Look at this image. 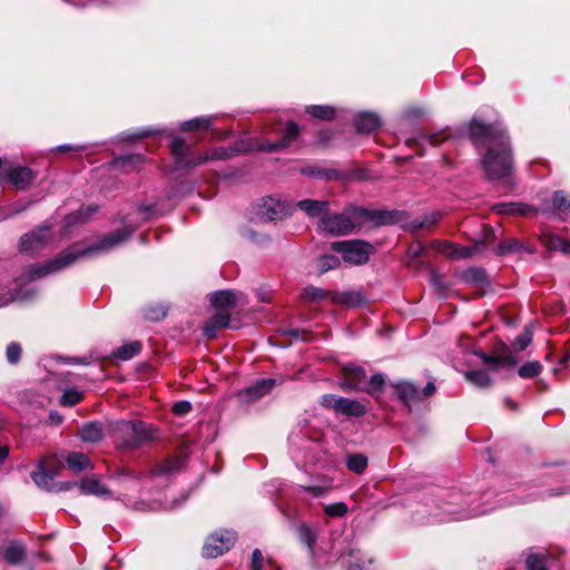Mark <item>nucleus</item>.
Here are the masks:
<instances>
[{"label": "nucleus", "mask_w": 570, "mask_h": 570, "mask_svg": "<svg viewBox=\"0 0 570 570\" xmlns=\"http://www.w3.org/2000/svg\"><path fill=\"white\" fill-rule=\"evenodd\" d=\"M299 129L295 122H289L283 137L276 141L258 142L250 140L245 142L240 140L233 147H217L208 153H194L191 147L187 145L183 139L174 137L170 142L171 153L175 159V166L177 169H190L207 160H224L228 159L237 154L245 153L247 150L256 149L264 153H277L288 148L293 141L298 137Z\"/></svg>", "instance_id": "1"}, {"label": "nucleus", "mask_w": 570, "mask_h": 570, "mask_svg": "<svg viewBox=\"0 0 570 570\" xmlns=\"http://www.w3.org/2000/svg\"><path fill=\"white\" fill-rule=\"evenodd\" d=\"M469 135L479 150L488 178L491 180L509 178L513 173V161L504 129L472 119L469 125Z\"/></svg>", "instance_id": "2"}, {"label": "nucleus", "mask_w": 570, "mask_h": 570, "mask_svg": "<svg viewBox=\"0 0 570 570\" xmlns=\"http://www.w3.org/2000/svg\"><path fill=\"white\" fill-rule=\"evenodd\" d=\"M135 229V226L128 224L87 247L79 248V245L75 244L48 262L30 265L18 278V284L22 285L26 282L37 281L60 272L72 265L80 257L109 253L127 242Z\"/></svg>", "instance_id": "3"}, {"label": "nucleus", "mask_w": 570, "mask_h": 570, "mask_svg": "<svg viewBox=\"0 0 570 570\" xmlns=\"http://www.w3.org/2000/svg\"><path fill=\"white\" fill-rule=\"evenodd\" d=\"M155 438V428L141 421H117L112 424V440L119 449H137Z\"/></svg>", "instance_id": "4"}, {"label": "nucleus", "mask_w": 570, "mask_h": 570, "mask_svg": "<svg viewBox=\"0 0 570 570\" xmlns=\"http://www.w3.org/2000/svg\"><path fill=\"white\" fill-rule=\"evenodd\" d=\"M320 404L326 409L333 410L336 414L354 417L365 415L368 410L366 403L362 401L335 394H324L321 397Z\"/></svg>", "instance_id": "5"}, {"label": "nucleus", "mask_w": 570, "mask_h": 570, "mask_svg": "<svg viewBox=\"0 0 570 570\" xmlns=\"http://www.w3.org/2000/svg\"><path fill=\"white\" fill-rule=\"evenodd\" d=\"M331 248L342 254L346 263L360 265L368 261L371 246L361 240H340L333 242Z\"/></svg>", "instance_id": "6"}, {"label": "nucleus", "mask_w": 570, "mask_h": 570, "mask_svg": "<svg viewBox=\"0 0 570 570\" xmlns=\"http://www.w3.org/2000/svg\"><path fill=\"white\" fill-rule=\"evenodd\" d=\"M294 207L286 200L267 197L258 205L256 215L261 222H274L291 216Z\"/></svg>", "instance_id": "7"}, {"label": "nucleus", "mask_w": 570, "mask_h": 570, "mask_svg": "<svg viewBox=\"0 0 570 570\" xmlns=\"http://www.w3.org/2000/svg\"><path fill=\"white\" fill-rule=\"evenodd\" d=\"M52 239L48 226H39L21 236L19 247L27 254H33L43 249Z\"/></svg>", "instance_id": "8"}, {"label": "nucleus", "mask_w": 570, "mask_h": 570, "mask_svg": "<svg viewBox=\"0 0 570 570\" xmlns=\"http://www.w3.org/2000/svg\"><path fill=\"white\" fill-rule=\"evenodd\" d=\"M236 541V533L233 531H222L212 534L203 547V556L206 558H217L228 551Z\"/></svg>", "instance_id": "9"}, {"label": "nucleus", "mask_w": 570, "mask_h": 570, "mask_svg": "<svg viewBox=\"0 0 570 570\" xmlns=\"http://www.w3.org/2000/svg\"><path fill=\"white\" fill-rule=\"evenodd\" d=\"M434 248L451 259L459 261L472 257L476 253L482 252L485 248V242L479 240L471 246H460L451 242H439L434 245Z\"/></svg>", "instance_id": "10"}, {"label": "nucleus", "mask_w": 570, "mask_h": 570, "mask_svg": "<svg viewBox=\"0 0 570 570\" xmlns=\"http://www.w3.org/2000/svg\"><path fill=\"white\" fill-rule=\"evenodd\" d=\"M320 227L332 235H347L355 225L352 218L345 214H328L327 212L321 218Z\"/></svg>", "instance_id": "11"}, {"label": "nucleus", "mask_w": 570, "mask_h": 570, "mask_svg": "<svg viewBox=\"0 0 570 570\" xmlns=\"http://www.w3.org/2000/svg\"><path fill=\"white\" fill-rule=\"evenodd\" d=\"M353 216L363 220H372L379 225H389L401 222L405 214L401 210H367L353 208Z\"/></svg>", "instance_id": "12"}, {"label": "nucleus", "mask_w": 570, "mask_h": 570, "mask_svg": "<svg viewBox=\"0 0 570 570\" xmlns=\"http://www.w3.org/2000/svg\"><path fill=\"white\" fill-rule=\"evenodd\" d=\"M210 302L217 312L230 315L232 311L245 303L244 295L229 289L217 291L210 295Z\"/></svg>", "instance_id": "13"}, {"label": "nucleus", "mask_w": 570, "mask_h": 570, "mask_svg": "<svg viewBox=\"0 0 570 570\" xmlns=\"http://www.w3.org/2000/svg\"><path fill=\"white\" fill-rule=\"evenodd\" d=\"M344 379L341 382L343 390H364L367 382L365 370L354 363H348L343 368Z\"/></svg>", "instance_id": "14"}, {"label": "nucleus", "mask_w": 570, "mask_h": 570, "mask_svg": "<svg viewBox=\"0 0 570 570\" xmlns=\"http://www.w3.org/2000/svg\"><path fill=\"white\" fill-rule=\"evenodd\" d=\"M274 386L275 380L273 379L259 380L255 384L238 392L239 401L243 404H250L269 393Z\"/></svg>", "instance_id": "15"}, {"label": "nucleus", "mask_w": 570, "mask_h": 570, "mask_svg": "<svg viewBox=\"0 0 570 570\" xmlns=\"http://www.w3.org/2000/svg\"><path fill=\"white\" fill-rule=\"evenodd\" d=\"M391 386L394 389L397 399L405 405L409 410L412 409V405L416 404L421 401V390L419 386L414 385L409 381H399L392 383Z\"/></svg>", "instance_id": "16"}, {"label": "nucleus", "mask_w": 570, "mask_h": 570, "mask_svg": "<svg viewBox=\"0 0 570 570\" xmlns=\"http://www.w3.org/2000/svg\"><path fill=\"white\" fill-rule=\"evenodd\" d=\"M53 459H48L39 463L37 470L31 473V479L39 487L51 490L53 487L55 471L51 469Z\"/></svg>", "instance_id": "17"}, {"label": "nucleus", "mask_w": 570, "mask_h": 570, "mask_svg": "<svg viewBox=\"0 0 570 570\" xmlns=\"http://www.w3.org/2000/svg\"><path fill=\"white\" fill-rule=\"evenodd\" d=\"M230 315L217 312L205 323L203 331L208 338H214L218 330L230 327Z\"/></svg>", "instance_id": "18"}, {"label": "nucleus", "mask_w": 570, "mask_h": 570, "mask_svg": "<svg viewBox=\"0 0 570 570\" xmlns=\"http://www.w3.org/2000/svg\"><path fill=\"white\" fill-rule=\"evenodd\" d=\"M9 180L17 189L24 190L35 179L33 171L23 166L12 168L8 174Z\"/></svg>", "instance_id": "19"}, {"label": "nucleus", "mask_w": 570, "mask_h": 570, "mask_svg": "<svg viewBox=\"0 0 570 570\" xmlns=\"http://www.w3.org/2000/svg\"><path fill=\"white\" fill-rule=\"evenodd\" d=\"M81 494L106 497L110 495V490L101 483L98 478H86L78 483Z\"/></svg>", "instance_id": "20"}, {"label": "nucleus", "mask_w": 570, "mask_h": 570, "mask_svg": "<svg viewBox=\"0 0 570 570\" xmlns=\"http://www.w3.org/2000/svg\"><path fill=\"white\" fill-rule=\"evenodd\" d=\"M293 207L303 210L308 217L321 216L322 218L328 210V203L325 200L304 199L297 202Z\"/></svg>", "instance_id": "21"}, {"label": "nucleus", "mask_w": 570, "mask_h": 570, "mask_svg": "<svg viewBox=\"0 0 570 570\" xmlns=\"http://www.w3.org/2000/svg\"><path fill=\"white\" fill-rule=\"evenodd\" d=\"M541 243L549 250H559L564 254H570V240L563 239L553 233H543L541 235Z\"/></svg>", "instance_id": "22"}, {"label": "nucleus", "mask_w": 570, "mask_h": 570, "mask_svg": "<svg viewBox=\"0 0 570 570\" xmlns=\"http://www.w3.org/2000/svg\"><path fill=\"white\" fill-rule=\"evenodd\" d=\"M381 125L380 118L373 112H362L355 117V127L358 132L368 134Z\"/></svg>", "instance_id": "23"}, {"label": "nucleus", "mask_w": 570, "mask_h": 570, "mask_svg": "<svg viewBox=\"0 0 570 570\" xmlns=\"http://www.w3.org/2000/svg\"><path fill=\"white\" fill-rule=\"evenodd\" d=\"M492 209L500 215H521L525 216L532 212V208L522 203H499L493 205Z\"/></svg>", "instance_id": "24"}, {"label": "nucleus", "mask_w": 570, "mask_h": 570, "mask_svg": "<svg viewBox=\"0 0 570 570\" xmlns=\"http://www.w3.org/2000/svg\"><path fill=\"white\" fill-rule=\"evenodd\" d=\"M525 252L529 254L534 253L533 246L522 243L517 238L507 239L498 245L497 253L499 255H507L510 253Z\"/></svg>", "instance_id": "25"}, {"label": "nucleus", "mask_w": 570, "mask_h": 570, "mask_svg": "<svg viewBox=\"0 0 570 570\" xmlns=\"http://www.w3.org/2000/svg\"><path fill=\"white\" fill-rule=\"evenodd\" d=\"M98 210V206L89 205L87 207H81L79 210L71 213L66 218L67 227L75 226L77 224H83L87 222L91 215H94Z\"/></svg>", "instance_id": "26"}, {"label": "nucleus", "mask_w": 570, "mask_h": 570, "mask_svg": "<svg viewBox=\"0 0 570 570\" xmlns=\"http://www.w3.org/2000/svg\"><path fill=\"white\" fill-rule=\"evenodd\" d=\"M80 436L85 442H99L104 438L101 424L97 422L85 424L80 430Z\"/></svg>", "instance_id": "27"}, {"label": "nucleus", "mask_w": 570, "mask_h": 570, "mask_svg": "<svg viewBox=\"0 0 570 570\" xmlns=\"http://www.w3.org/2000/svg\"><path fill=\"white\" fill-rule=\"evenodd\" d=\"M58 387L63 392L60 397L61 405L72 406L81 400L82 393L76 389H69L65 381H61Z\"/></svg>", "instance_id": "28"}, {"label": "nucleus", "mask_w": 570, "mask_h": 570, "mask_svg": "<svg viewBox=\"0 0 570 570\" xmlns=\"http://www.w3.org/2000/svg\"><path fill=\"white\" fill-rule=\"evenodd\" d=\"M26 552L23 547L17 543H10L3 550V559L9 564H18L22 562Z\"/></svg>", "instance_id": "29"}, {"label": "nucleus", "mask_w": 570, "mask_h": 570, "mask_svg": "<svg viewBox=\"0 0 570 570\" xmlns=\"http://www.w3.org/2000/svg\"><path fill=\"white\" fill-rule=\"evenodd\" d=\"M66 461L68 468L75 472H80L90 466L88 456L80 452H70Z\"/></svg>", "instance_id": "30"}, {"label": "nucleus", "mask_w": 570, "mask_h": 570, "mask_svg": "<svg viewBox=\"0 0 570 570\" xmlns=\"http://www.w3.org/2000/svg\"><path fill=\"white\" fill-rule=\"evenodd\" d=\"M465 379L478 387H488L491 385L489 374L483 370L468 371L464 373Z\"/></svg>", "instance_id": "31"}, {"label": "nucleus", "mask_w": 570, "mask_h": 570, "mask_svg": "<svg viewBox=\"0 0 570 570\" xmlns=\"http://www.w3.org/2000/svg\"><path fill=\"white\" fill-rule=\"evenodd\" d=\"M31 297L32 295L30 293L23 292L22 289L3 292V289L0 288V307L14 301H23Z\"/></svg>", "instance_id": "32"}, {"label": "nucleus", "mask_w": 570, "mask_h": 570, "mask_svg": "<svg viewBox=\"0 0 570 570\" xmlns=\"http://www.w3.org/2000/svg\"><path fill=\"white\" fill-rule=\"evenodd\" d=\"M347 469L361 474L367 466V458L364 454H351L346 460Z\"/></svg>", "instance_id": "33"}, {"label": "nucleus", "mask_w": 570, "mask_h": 570, "mask_svg": "<svg viewBox=\"0 0 570 570\" xmlns=\"http://www.w3.org/2000/svg\"><path fill=\"white\" fill-rule=\"evenodd\" d=\"M306 112L314 118L323 120H331L335 117V110L330 106H308L306 107Z\"/></svg>", "instance_id": "34"}, {"label": "nucleus", "mask_w": 570, "mask_h": 570, "mask_svg": "<svg viewBox=\"0 0 570 570\" xmlns=\"http://www.w3.org/2000/svg\"><path fill=\"white\" fill-rule=\"evenodd\" d=\"M532 341L531 326H525L523 331L512 342V348L514 352H522Z\"/></svg>", "instance_id": "35"}, {"label": "nucleus", "mask_w": 570, "mask_h": 570, "mask_svg": "<svg viewBox=\"0 0 570 570\" xmlns=\"http://www.w3.org/2000/svg\"><path fill=\"white\" fill-rule=\"evenodd\" d=\"M553 208L560 213H567L570 210V194H566L563 190L554 191L552 196Z\"/></svg>", "instance_id": "36"}, {"label": "nucleus", "mask_w": 570, "mask_h": 570, "mask_svg": "<svg viewBox=\"0 0 570 570\" xmlns=\"http://www.w3.org/2000/svg\"><path fill=\"white\" fill-rule=\"evenodd\" d=\"M141 343L139 341H132L125 343L117 348L110 356H134L141 352Z\"/></svg>", "instance_id": "37"}, {"label": "nucleus", "mask_w": 570, "mask_h": 570, "mask_svg": "<svg viewBox=\"0 0 570 570\" xmlns=\"http://www.w3.org/2000/svg\"><path fill=\"white\" fill-rule=\"evenodd\" d=\"M463 279L471 284H485L488 283V276L482 268H470L464 272Z\"/></svg>", "instance_id": "38"}, {"label": "nucleus", "mask_w": 570, "mask_h": 570, "mask_svg": "<svg viewBox=\"0 0 570 570\" xmlns=\"http://www.w3.org/2000/svg\"><path fill=\"white\" fill-rule=\"evenodd\" d=\"M328 295V292L315 286H308L303 291V298L308 302H321L326 299Z\"/></svg>", "instance_id": "39"}, {"label": "nucleus", "mask_w": 570, "mask_h": 570, "mask_svg": "<svg viewBox=\"0 0 570 570\" xmlns=\"http://www.w3.org/2000/svg\"><path fill=\"white\" fill-rule=\"evenodd\" d=\"M542 370V365L538 361L528 362L518 368V374L523 379H530L538 375Z\"/></svg>", "instance_id": "40"}, {"label": "nucleus", "mask_w": 570, "mask_h": 570, "mask_svg": "<svg viewBox=\"0 0 570 570\" xmlns=\"http://www.w3.org/2000/svg\"><path fill=\"white\" fill-rule=\"evenodd\" d=\"M333 301L336 303L346 304L348 306H357L363 302V296L357 292H348L341 295H335Z\"/></svg>", "instance_id": "41"}, {"label": "nucleus", "mask_w": 570, "mask_h": 570, "mask_svg": "<svg viewBox=\"0 0 570 570\" xmlns=\"http://www.w3.org/2000/svg\"><path fill=\"white\" fill-rule=\"evenodd\" d=\"M492 510V508H473L469 511H463V512H459V513H455V512H450V517H449V520H463V519H470V518H474V517H479V515H482L484 513H488Z\"/></svg>", "instance_id": "42"}, {"label": "nucleus", "mask_w": 570, "mask_h": 570, "mask_svg": "<svg viewBox=\"0 0 570 570\" xmlns=\"http://www.w3.org/2000/svg\"><path fill=\"white\" fill-rule=\"evenodd\" d=\"M210 126V118H195L180 124V129L185 131L208 129Z\"/></svg>", "instance_id": "43"}, {"label": "nucleus", "mask_w": 570, "mask_h": 570, "mask_svg": "<svg viewBox=\"0 0 570 570\" xmlns=\"http://www.w3.org/2000/svg\"><path fill=\"white\" fill-rule=\"evenodd\" d=\"M340 265V259L335 255H322L317 259V268L321 273L328 272Z\"/></svg>", "instance_id": "44"}, {"label": "nucleus", "mask_w": 570, "mask_h": 570, "mask_svg": "<svg viewBox=\"0 0 570 570\" xmlns=\"http://www.w3.org/2000/svg\"><path fill=\"white\" fill-rule=\"evenodd\" d=\"M167 314V309L163 305H153L144 308V317L149 321H160Z\"/></svg>", "instance_id": "45"}, {"label": "nucleus", "mask_w": 570, "mask_h": 570, "mask_svg": "<svg viewBox=\"0 0 570 570\" xmlns=\"http://www.w3.org/2000/svg\"><path fill=\"white\" fill-rule=\"evenodd\" d=\"M385 384V379L382 374H375L371 376L367 382V386H364L363 391H366L370 394H375L383 391Z\"/></svg>", "instance_id": "46"}, {"label": "nucleus", "mask_w": 570, "mask_h": 570, "mask_svg": "<svg viewBox=\"0 0 570 570\" xmlns=\"http://www.w3.org/2000/svg\"><path fill=\"white\" fill-rule=\"evenodd\" d=\"M324 511L327 515L333 518H342L346 515L348 508L344 502H335L324 507Z\"/></svg>", "instance_id": "47"}, {"label": "nucleus", "mask_w": 570, "mask_h": 570, "mask_svg": "<svg viewBox=\"0 0 570 570\" xmlns=\"http://www.w3.org/2000/svg\"><path fill=\"white\" fill-rule=\"evenodd\" d=\"M299 532V539L301 541L306 544L308 548H312V546L315 542V535L314 532L307 528L306 525H301L298 529Z\"/></svg>", "instance_id": "48"}, {"label": "nucleus", "mask_w": 570, "mask_h": 570, "mask_svg": "<svg viewBox=\"0 0 570 570\" xmlns=\"http://www.w3.org/2000/svg\"><path fill=\"white\" fill-rule=\"evenodd\" d=\"M527 568L528 570H546L544 559L537 554H531L527 559Z\"/></svg>", "instance_id": "49"}, {"label": "nucleus", "mask_w": 570, "mask_h": 570, "mask_svg": "<svg viewBox=\"0 0 570 570\" xmlns=\"http://www.w3.org/2000/svg\"><path fill=\"white\" fill-rule=\"evenodd\" d=\"M141 161H142L141 155H129V156H124V157H119V158L115 159L114 165L118 166V167H124L128 164L135 166L136 164L141 163Z\"/></svg>", "instance_id": "50"}, {"label": "nucleus", "mask_w": 570, "mask_h": 570, "mask_svg": "<svg viewBox=\"0 0 570 570\" xmlns=\"http://www.w3.org/2000/svg\"><path fill=\"white\" fill-rule=\"evenodd\" d=\"M442 218L441 212H432L431 214L426 215L420 223V227H432L434 226L440 219Z\"/></svg>", "instance_id": "51"}, {"label": "nucleus", "mask_w": 570, "mask_h": 570, "mask_svg": "<svg viewBox=\"0 0 570 570\" xmlns=\"http://www.w3.org/2000/svg\"><path fill=\"white\" fill-rule=\"evenodd\" d=\"M177 470V464L173 462H165L153 470L154 475L171 474Z\"/></svg>", "instance_id": "52"}, {"label": "nucleus", "mask_w": 570, "mask_h": 570, "mask_svg": "<svg viewBox=\"0 0 570 570\" xmlns=\"http://www.w3.org/2000/svg\"><path fill=\"white\" fill-rule=\"evenodd\" d=\"M483 360L485 361V364L490 368L495 370V368H499L501 366L510 365L511 361H513L514 358H494V357H491V358H483Z\"/></svg>", "instance_id": "53"}, {"label": "nucleus", "mask_w": 570, "mask_h": 570, "mask_svg": "<svg viewBox=\"0 0 570 570\" xmlns=\"http://www.w3.org/2000/svg\"><path fill=\"white\" fill-rule=\"evenodd\" d=\"M173 411L177 415H185L191 411V404L188 401H179L174 404Z\"/></svg>", "instance_id": "54"}, {"label": "nucleus", "mask_w": 570, "mask_h": 570, "mask_svg": "<svg viewBox=\"0 0 570 570\" xmlns=\"http://www.w3.org/2000/svg\"><path fill=\"white\" fill-rule=\"evenodd\" d=\"M264 558L259 549H255L252 556V570H262Z\"/></svg>", "instance_id": "55"}, {"label": "nucleus", "mask_w": 570, "mask_h": 570, "mask_svg": "<svg viewBox=\"0 0 570 570\" xmlns=\"http://www.w3.org/2000/svg\"><path fill=\"white\" fill-rule=\"evenodd\" d=\"M342 177V174L333 168H323L322 169V178L326 180H337Z\"/></svg>", "instance_id": "56"}, {"label": "nucleus", "mask_w": 570, "mask_h": 570, "mask_svg": "<svg viewBox=\"0 0 570 570\" xmlns=\"http://www.w3.org/2000/svg\"><path fill=\"white\" fill-rule=\"evenodd\" d=\"M546 360L547 361H557L558 365L552 367V371L554 372V374L559 373L563 368L570 367V358L562 357V358H546Z\"/></svg>", "instance_id": "57"}, {"label": "nucleus", "mask_w": 570, "mask_h": 570, "mask_svg": "<svg viewBox=\"0 0 570 570\" xmlns=\"http://www.w3.org/2000/svg\"><path fill=\"white\" fill-rule=\"evenodd\" d=\"M21 352V345L17 342H11L7 347L6 356H20Z\"/></svg>", "instance_id": "58"}, {"label": "nucleus", "mask_w": 570, "mask_h": 570, "mask_svg": "<svg viewBox=\"0 0 570 570\" xmlns=\"http://www.w3.org/2000/svg\"><path fill=\"white\" fill-rule=\"evenodd\" d=\"M322 169L323 168L318 167V166H311V167L303 168L302 174L312 176V177L322 178Z\"/></svg>", "instance_id": "59"}, {"label": "nucleus", "mask_w": 570, "mask_h": 570, "mask_svg": "<svg viewBox=\"0 0 570 570\" xmlns=\"http://www.w3.org/2000/svg\"><path fill=\"white\" fill-rule=\"evenodd\" d=\"M284 335H289L296 341H299V340L307 341L308 340L307 333H305L304 331H298V330L284 331Z\"/></svg>", "instance_id": "60"}, {"label": "nucleus", "mask_w": 570, "mask_h": 570, "mask_svg": "<svg viewBox=\"0 0 570 570\" xmlns=\"http://www.w3.org/2000/svg\"><path fill=\"white\" fill-rule=\"evenodd\" d=\"M303 489L309 492L315 498L322 497L327 492V489L324 487H304Z\"/></svg>", "instance_id": "61"}, {"label": "nucleus", "mask_w": 570, "mask_h": 570, "mask_svg": "<svg viewBox=\"0 0 570 570\" xmlns=\"http://www.w3.org/2000/svg\"><path fill=\"white\" fill-rule=\"evenodd\" d=\"M436 387L433 382H428V384L424 386V389L421 391V399L423 396H430L435 392Z\"/></svg>", "instance_id": "62"}, {"label": "nucleus", "mask_w": 570, "mask_h": 570, "mask_svg": "<svg viewBox=\"0 0 570 570\" xmlns=\"http://www.w3.org/2000/svg\"><path fill=\"white\" fill-rule=\"evenodd\" d=\"M127 476L130 478L131 482L137 483V476L134 474V472L130 471L122 472L121 474L118 475L117 480L119 481V483H125V479Z\"/></svg>", "instance_id": "63"}, {"label": "nucleus", "mask_w": 570, "mask_h": 570, "mask_svg": "<svg viewBox=\"0 0 570 570\" xmlns=\"http://www.w3.org/2000/svg\"><path fill=\"white\" fill-rule=\"evenodd\" d=\"M423 139L429 142L432 146H438L441 144L442 139L439 137V135H429L423 136Z\"/></svg>", "instance_id": "64"}]
</instances>
